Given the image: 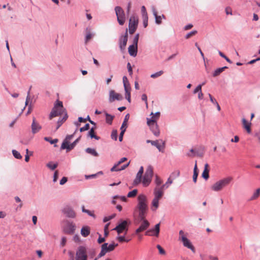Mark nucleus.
<instances>
[{
    "label": "nucleus",
    "instance_id": "29",
    "mask_svg": "<svg viewBox=\"0 0 260 260\" xmlns=\"http://www.w3.org/2000/svg\"><path fill=\"white\" fill-rule=\"evenodd\" d=\"M95 128V127H92L89 131L88 133V136L90 137L91 138H94L95 139L98 140L100 139V137L95 135L94 132Z\"/></svg>",
    "mask_w": 260,
    "mask_h": 260
},
{
    "label": "nucleus",
    "instance_id": "12",
    "mask_svg": "<svg viewBox=\"0 0 260 260\" xmlns=\"http://www.w3.org/2000/svg\"><path fill=\"white\" fill-rule=\"evenodd\" d=\"M118 234L125 231L126 234L128 231V223L126 220H122L114 229Z\"/></svg>",
    "mask_w": 260,
    "mask_h": 260
},
{
    "label": "nucleus",
    "instance_id": "38",
    "mask_svg": "<svg viewBox=\"0 0 260 260\" xmlns=\"http://www.w3.org/2000/svg\"><path fill=\"white\" fill-rule=\"evenodd\" d=\"M180 175V171L178 170H175L174 172H173L171 175H170V177L172 179H174L176 178H177L178 177H179Z\"/></svg>",
    "mask_w": 260,
    "mask_h": 260
},
{
    "label": "nucleus",
    "instance_id": "44",
    "mask_svg": "<svg viewBox=\"0 0 260 260\" xmlns=\"http://www.w3.org/2000/svg\"><path fill=\"white\" fill-rule=\"evenodd\" d=\"M77 130L78 129L77 128L73 135H68L63 142H66L68 143H70V140L73 138L74 134L76 133V132H77Z\"/></svg>",
    "mask_w": 260,
    "mask_h": 260
},
{
    "label": "nucleus",
    "instance_id": "8",
    "mask_svg": "<svg viewBox=\"0 0 260 260\" xmlns=\"http://www.w3.org/2000/svg\"><path fill=\"white\" fill-rule=\"evenodd\" d=\"M179 239L183 243L184 246L190 249L193 253L195 252V248L190 241L186 237L182 230L179 231Z\"/></svg>",
    "mask_w": 260,
    "mask_h": 260
},
{
    "label": "nucleus",
    "instance_id": "63",
    "mask_svg": "<svg viewBox=\"0 0 260 260\" xmlns=\"http://www.w3.org/2000/svg\"><path fill=\"white\" fill-rule=\"evenodd\" d=\"M66 242H67L66 238V237H62L61 238V243H60L61 246H62V247L64 246L66 244Z\"/></svg>",
    "mask_w": 260,
    "mask_h": 260
},
{
    "label": "nucleus",
    "instance_id": "3",
    "mask_svg": "<svg viewBox=\"0 0 260 260\" xmlns=\"http://www.w3.org/2000/svg\"><path fill=\"white\" fill-rule=\"evenodd\" d=\"M63 107L62 103L60 101H57L56 103L55 104L50 114V119L61 115L63 113Z\"/></svg>",
    "mask_w": 260,
    "mask_h": 260
},
{
    "label": "nucleus",
    "instance_id": "9",
    "mask_svg": "<svg viewBox=\"0 0 260 260\" xmlns=\"http://www.w3.org/2000/svg\"><path fill=\"white\" fill-rule=\"evenodd\" d=\"M126 160L127 158L126 157L121 158L120 160L111 169V171H120L126 169L129 166L130 162H128L127 164L122 165L120 167L119 166L122 163H123Z\"/></svg>",
    "mask_w": 260,
    "mask_h": 260
},
{
    "label": "nucleus",
    "instance_id": "6",
    "mask_svg": "<svg viewBox=\"0 0 260 260\" xmlns=\"http://www.w3.org/2000/svg\"><path fill=\"white\" fill-rule=\"evenodd\" d=\"M115 11L119 25H123L125 21V14L123 10L120 7L116 6L115 7Z\"/></svg>",
    "mask_w": 260,
    "mask_h": 260
},
{
    "label": "nucleus",
    "instance_id": "14",
    "mask_svg": "<svg viewBox=\"0 0 260 260\" xmlns=\"http://www.w3.org/2000/svg\"><path fill=\"white\" fill-rule=\"evenodd\" d=\"M160 231V223L156 224L154 229H151L145 233V235L149 236L158 237Z\"/></svg>",
    "mask_w": 260,
    "mask_h": 260
},
{
    "label": "nucleus",
    "instance_id": "28",
    "mask_svg": "<svg viewBox=\"0 0 260 260\" xmlns=\"http://www.w3.org/2000/svg\"><path fill=\"white\" fill-rule=\"evenodd\" d=\"M103 244H106V250H107V252H111L114 250L115 247H116L118 246V244H115L114 243H113L111 244H110L109 246H108V243H105Z\"/></svg>",
    "mask_w": 260,
    "mask_h": 260
},
{
    "label": "nucleus",
    "instance_id": "33",
    "mask_svg": "<svg viewBox=\"0 0 260 260\" xmlns=\"http://www.w3.org/2000/svg\"><path fill=\"white\" fill-rule=\"evenodd\" d=\"M85 151L87 153H89V154H90L92 155H93L94 156H99V154L98 153V152L96 151L95 149H94L91 148H87V149H86Z\"/></svg>",
    "mask_w": 260,
    "mask_h": 260
},
{
    "label": "nucleus",
    "instance_id": "34",
    "mask_svg": "<svg viewBox=\"0 0 260 260\" xmlns=\"http://www.w3.org/2000/svg\"><path fill=\"white\" fill-rule=\"evenodd\" d=\"M260 195V188L257 189L253 193V195L251 196L250 201L255 200L258 198Z\"/></svg>",
    "mask_w": 260,
    "mask_h": 260
},
{
    "label": "nucleus",
    "instance_id": "19",
    "mask_svg": "<svg viewBox=\"0 0 260 260\" xmlns=\"http://www.w3.org/2000/svg\"><path fill=\"white\" fill-rule=\"evenodd\" d=\"M76 144V142H74L71 144H70V143L63 142L61 146V148L62 149H66L67 151L68 152L73 149Z\"/></svg>",
    "mask_w": 260,
    "mask_h": 260
},
{
    "label": "nucleus",
    "instance_id": "1",
    "mask_svg": "<svg viewBox=\"0 0 260 260\" xmlns=\"http://www.w3.org/2000/svg\"><path fill=\"white\" fill-rule=\"evenodd\" d=\"M148 210V200L147 197L144 194H140L138 197V204L135 211L138 213V217L142 221L140 226L136 230L138 234L146 230L149 226L150 223L146 219V215Z\"/></svg>",
    "mask_w": 260,
    "mask_h": 260
},
{
    "label": "nucleus",
    "instance_id": "46",
    "mask_svg": "<svg viewBox=\"0 0 260 260\" xmlns=\"http://www.w3.org/2000/svg\"><path fill=\"white\" fill-rule=\"evenodd\" d=\"M139 34H137L134 39H133V44H132L133 45H135V46H138V40H139Z\"/></svg>",
    "mask_w": 260,
    "mask_h": 260
},
{
    "label": "nucleus",
    "instance_id": "42",
    "mask_svg": "<svg viewBox=\"0 0 260 260\" xmlns=\"http://www.w3.org/2000/svg\"><path fill=\"white\" fill-rule=\"evenodd\" d=\"M137 193H138V190L136 189H134L132 191H129L128 193L127 197L128 198H134L136 196Z\"/></svg>",
    "mask_w": 260,
    "mask_h": 260
},
{
    "label": "nucleus",
    "instance_id": "52",
    "mask_svg": "<svg viewBox=\"0 0 260 260\" xmlns=\"http://www.w3.org/2000/svg\"><path fill=\"white\" fill-rule=\"evenodd\" d=\"M197 33V30H192V31L189 32V33H188L187 34H186V35L185 36V38L187 39L189 38L191 36L196 35Z\"/></svg>",
    "mask_w": 260,
    "mask_h": 260
},
{
    "label": "nucleus",
    "instance_id": "22",
    "mask_svg": "<svg viewBox=\"0 0 260 260\" xmlns=\"http://www.w3.org/2000/svg\"><path fill=\"white\" fill-rule=\"evenodd\" d=\"M209 166L208 164H206L204 166V169L202 173V177L205 180H208L209 178Z\"/></svg>",
    "mask_w": 260,
    "mask_h": 260
},
{
    "label": "nucleus",
    "instance_id": "59",
    "mask_svg": "<svg viewBox=\"0 0 260 260\" xmlns=\"http://www.w3.org/2000/svg\"><path fill=\"white\" fill-rule=\"evenodd\" d=\"M141 12L142 16H148L145 6H143L141 7Z\"/></svg>",
    "mask_w": 260,
    "mask_h": 260
},
{
    "label": "nucleus",
    "instance_id": "30",
    "mask_svg": "<svg viewBox=\"0 0 260 260\" xmlns=\"http://www.w3.org/2000/svg\"><path fill=\"white\" fill-rule=\"evenodd\" d=\"M198 169L197 167V162H196L194 169H193V181L196 183L197 182V178L198 176Z\"/></svg>",
    "mask_w": 260,
    "mask_h": 260
},
{
    "label": "nucleus",
    "instance_id": "39",
    "mask_svg": "<svg viewBox=\"0 0 260 260\" xmlns=\"http://www.w3.org/2000/svg\"><path fill=\"white\" fill-rule=\"evenodd\" d=\"M151 115H152L151 119H150V120H154V122H156V120L159 118L160 116V112H157L155 113V114H153V112L151 113Z\"/></svg>",
    "mask_w": 260,
    "mask_h": 260
},
{
    "label": "nucleus",
    "instance_id": "62",
    "mask_svg": "<svg viewBox=\"0 0 260 260\" xmlns=\"http://www.w3.org/2000/svg\"><path fill=\"white\" fill-rule=\"evenodd\" d=\"M58 171H55L54 173V176H53V181L54 182H56L58 179Z\"/></svg>",
    "mask_w": 260,
    "mask_h": 260
},
{
    "label": "nucleus",
    "instance_id": "17",
    "mask_svg": "<svg viewBox=\"0 0 260 260\" xmlns=\"http://www.w3.org/2000/svg\"><path fill=\"white\" fill-rule=\"evenodd\" d=\"M31 132L35 134L39 132L42 128L41 126L39 123L37 122L35 118H33L32 122L31 125Z\"/></svg>",
    "mask_w": 260,
    "mask_h": 260
},
{
    "label": "nucleus",
    "instance_id": "11",
    "mask_svg": "<svg viewBox=\"0 0 260 260\" xmlns=\"http://www.w3.org/2000/svg\"><path fill=\"white\" fill-rule=\"evenodd\" d=\"M127 40V29H126L125 34L124 35H121L119 39V47L121 52H123L125 49Z\"/></svg>",
    "mask_w": 260,
    "mask_h": 260
},
{
    "label": "nucleus",
    "instance_id": "41",
    "mask_svg": "<svg viewBox=\"0 0 260 260\" xmlns=\"http://www.w3.org/2000/svg\"><path fill=\"white\" fill-rule=\"evenodd\" d=\"M106 120L107 123L111 124L113 120L114 116H112L108 113H106Z\"/></svg>",
    "mask_w": 260,
    "mask_h": 260
},
{
    "label": "nucleus",
    "instance_id": "55",
    "mask_svg": "<svg viewBox=\"0 0 260 260\" xmlns=\"http://www.w3.org/2000/svg\"><path fill=\"white\" fill-rule=\"evenodd\" d=\"M156 247L159 250V252L160 254H165L166 253L165 250L161 247L160 245H157Z\"/></svg>",
    "mask_w": 260,
    "mask_h": 260
},
{
    "label": "nucleus",
    "instance_id": "13",
    "mask_svg": "<svg viewBox=\"0 0 260 260\" xmlns=\"http://www.w3.org/2000/svg\"><path fill=\"white\" fill-rule=\"evenodd\" d=\"M146 142L147 143H151L152 145L155 146L160 152H164L165 147V141L162 140L156 141L148 140Z\"/></svg>",
    "mask_w": 260,
    "mask_h": 260
},
{
    "label": "nucleus",
    "instance_id": "45",
    "mask_svg": "<svg viewBox=\"0 0 260 260\" xmlns=\"http://www.w3.org/2000/svg\"><path fill=\"white\" fill-rule=\"evenodd\" d=\"M82 211L83 212L87 213L90 216L94 217L93 212L88 210L85 209L84 206L82 207Z\"/></svg>",
    "mask_w": 260,
    "mask_h": 260
},
{
    "label": "nucleus",
    "instance_id": "18",
    "mask_svg": "<svg viewBox=\"0 0 260 260\" xmlns=\"http://www.w3.org/2000/svg\"><path fill=\"white\" fill-rule=\"evenodd\" d=\"M124 87L125 92V98L129 102H131V87L129 82H124Z\"/></svg>",
    "mask_w": 260,
    "mask_h": 260
},
{
    "label": "nucleus",
    "instance_id": "24",
    "mask_svg": "<svg viewBox=\"0 0 260 260\" xmlns=\"http://www.w3.org/2000/svg\"><path fill=\"white\" fill-rule=\"evenodd\" d=\"M243 127L246 130L249 134L251 133V123L247 121L245 118H243L242 120Z\"/></svg>",
    "mask_w": 260,
    "mask_h": 260
},
{
    "label": "nucleus",
    "instance_id": "7",
    "mask_svg": "<svg viewBox=\"0 0 260 260\" xmlns=\"http://www.w3.org/2000/svg\"><path fill=\"white\" fill-rule=\"evenodd\" d=\"M139 20L137 16H132L129 20L128 30L130 34H133L135 32L137 28L138 25Z\"/></svg>",
    "mask_w": 260,
    "mask_h": 260
},
{
    "label": "nucleus",
    "instance_id": "23",
    "mask_svg": "<svg viewBox=\"0 0 260 260\" xmlns=\"http://www.w3.org/2000/svg\"><path fill=\"white\" fill-rule=\"evenodd\" d=\"M160 199H157L154 197L151 202V209L153 211H155L159 206V201Z\"/></svg>",
    "mask_w": 260,
    "mask_h": 260
},
{
    "label": "nucleus",
    "instance_id": "32",
    "mask_svg": "<svg viewBox=\"0 0 260 260\" xmlns=\"http://www.w3.org/2000/svg\"><path fill=\"white\" fill-rule=\"evenodd\" d=\"M228 67L225 66L222 68H219L216 69L213 72L212 75L214 77H216L218 76L221 73H222L225 69H227Z\"/></svg>",
    "mask_w": 260,
    "mask_h": 260
},
{
    "label": "nucleus",
    "instance_id": "57",
    "mask_svg": "<svg viewBox=\"0 0 260 260\" xmlns=\"http://www.w3.org/2000/svg\"><path fill=\"white\" fill-rule=\"evenodd\" d=\"M173 180L170 177L168 178L167 182L165 185H166L165 187L168 188L169 185L173 183Z\"/></svg>",
    "mask_w": 260,
    "mask_h": 260
},
{
    "label": "nucleus",
    "instance_id": "26",
    "mask_svg": "<svg viewBox=\"0 0 260 260\" xmlns=\"http://www.w3.org/2000/svg\"><path fill=\"white\" fill-rule=\"evenodd\" d=\"M86 34L85 38V42L87 43L93 36H94V34H92L90 32V28L89 27H87L86 28Z\"/></svg>",
    "mask_w": 260,
    "mask_h": 260
},
{
    "label": "nucleus",
    "instance_id": "25",
    "mask_svg": "<svg viewBox=\"0 0 260 260\" xmlns=\"http://www.w3.org/2000/svg\"><path fill=\"white\" fill-rule=\"evenodd\" d=\"M81 234L84 237H86L90 234V228L88 226H83L81 230Z\"/></svg>",
    "mask_w": 260,
    "mask_h": 260
},
{
    "label": "nucleus",
    "instance_id": "50",
    "mask_svg": "<svg viewBox=\"0 0 260 260\" xmlns=\"http://www.w3.org/2000/svg\"><path fill=\"white\" fill-rule=\"evenodd\" d=\"M117 240L119 242H121V243L123 242H128V240H126V239H125L124 236H118L117 237Z\"/></svg>",
    "mask_w": 260,
    "mask_h": 260
},
{
    "label": "nucleus",
    "instance_id": "47",
    "mask_svg": "<svg viewBox=\"0 0 260 260\" xmlns=\"http://www.w3.org/2000/svg\"><path fill=\"white\" fill-rule=\"evenodd\" d=\"M164 72L162 71H160L155 73L152 74L150 75V77L153 78H155L156 77H159L161 76L163 74Z\"/></svg>",
    "mask_w": 260,
    "mask_h": 260
},
{
    "label": "nucleus",
    "instance_id": "60",
    "mask_svg": "<svg viewBox=\"0 0 260 260\" xmlns=\"http://www.w3.org/2000/svg\"><path fill=\"white\" fill-rule=\"evenodd\" d=\"M210 101L214 105L217 104V102L216 100L211 95V94H208Z\"/></svg>",
    "mask_w": 260,
    "mask_h": 260
},
{
    "label": "nucleus",
    "instance_id": "61",
    "mask_svg": "<svg viewBox=\"0 0 260 260\" xmlns=\"http://www.w3.org/2000/svg\"><path fill=\"white\" fill-rule=\"evenodd\" d=\"M121 132L120 134L119 137V141H122L123 139V135L125 131V128H124L123 129H121Z\"/></svg>",
    "mask_w": 260,
    "mask_h": 260
},
{
    "label": "nucleus",
    "instance_id": "54",
    "mask_svg": "<svg viewBox=\"0 0 260 260\" xmlns=\"http://www.w3.org/2000/svg\"><path fill=\"white\" fill-rule=\"evenodd\" d=\"M117 132L116 130H113L111 134V138L112 139H114V140H117Z\"/></svg>",
    "mask_w": 260,
    "mask_h": 260
},
{
    "label": "nucleus",
    "instance_id": "36",
    "mask_svg": "<svg viewBox=\"0 0 260 260\" xmlns=\"http://www.w3.org/2000/svg\"><path fill=\"white\" fill-rule=\"evenodd\" d=\"M106 244H103L102 245V249H101L100 253H99V254L98 255V258L104 256L105 255V254L107 252V250H106Z\"/></svg>",
    "mask_w": 260,
    "mask_h": 260
},
{
    "label": "nucleus",
    "instance_id": "4",
    "mask_svg": "<svg viewBox=\"0 0 260 260\" xmlns=\"http://www.w3.org/2000/svg\"><path fill=\"white\" fill-rule=\"evenodd\" d=\"M153 174V168L152 166H149L146 169L144 176L142 180V183L144 186H147L150 183Z\"/></svg>",
    "mask_w": 260,
    "mask_h": 260
},
{
    "label": "nucleus",
    "instance_id": "5",
    "mask_svg": "<svg viewBox=\"0 0 260 260\" xmlns=\"http://www.w3.org/2000/svg\"><path fill=\"white\" fill-rule=\"evenodd\" d=\"M88 256L85 247L80 246L78 247L75 254V260H87Z\"/></svg>",
    "mask_w": 260,
    "mask_h": 260
},
{
    "label": "nucleus",
    "instance_id": "35",
    "mask_svg": "<svg viewBox=\"0 0 260 260\" xmlns=\"http://www.w3.org/2000/svg\"><path fill=\"white\" fill-rule=\"evenodd\" d=\"M47 167L50 169L51 170H55L58 166L57 163H53L52 161H50L46 165Z\"/></svg>",
    "mask_w": 260,
    "mask_h": 260
},
{
    "label": "nucleus",
    "instance_id": "40",
    "mask_svg": "<svg viewBox=\"0 0 260 260\" xmlns=\"http://www.w3.org/2000/svg\"><path fill=\"white\" fill-rule=\"evenodd\" d=\"M128 118H129V115L128 114L126 115L124 120V121L122 123V124L121 126V128H120L121 129H123L124 128L126 129V127L127 126V122L128 119Z\"/></svg>",
    "mask_w": 260,
    "mask_h": 260
},
{
    "label": "nucleus",
    "instance_id": "51",
    "mask_svg": "<svg viewBox=\"0 0 260 260\" xmlns=\"http://www.w3.org/2000/svg\"><path fill=\"white\" fill-rule=\"evenodd\" d=\"M155 182L157 185V186L158 187V186L160 185L161 184L162 180L157 175H156Z\"/></svg>",
    "mask_w": 260,
    "mask_h": 260
},
{
    "label": "nucleus",
    "instance_id": "20",
    "mask_svg": "<svg viewBox=\"0 0 260 260\" xmlns=\"http://www.w3.org/2000/svg\"><path fill=\"white\" fill-rule=\"evenodd\" d=\"M63 213L69 217L74 218L76 214L74 211L70 207L67 206L63 209Z\"/></svg>",
    "mask_w": 260,
    "mask_h": 260
},
{
    "label": "nucleus",
    "instance_id": "64",
    "mask_svg": "<svg viewBox=\"0 0 260 260\" xmlns=\"http://www.w3.org/2000/svg\"><path fill=\"white\" fill-rule=\"evenodd\" d=\"M68 179L66 177H63L62 178V179L60 181V185H63L64 183H66L67 182Z\"/></svg>",
    "mask_w": 260,
    "mask_h": 260
},
{
    "label": "nucleus",
    "instance_id": "10",
    "mask_svg": "<svg viewBox=\"0 0 260 260\" xmlns=\"http://www.w3.org/2000/svg\"><path fill=\"white\" fill-rule=\"evenodd\" d=\"M147 123L150 127L153 134L156 137H158L160 134L159 129L156 122H154V120H150L149 118L147 119Z\"/></svg>",
    "mask_w": 260,
    "mask_h": 260
},
{
    "label": "nucleus",
    "instance_id": "15",
    "mask_svg": "<svg viewBox=\"0 0 260 260\" xmlns=\"http://www.w3.org/2000/svg\"><path fill=\"white\" fill-rule=\"evenodd\" d=\"M166 185H163L160 187L156 186L154 190V198L161 199L163 194V190L165 188Z\"/></svg>",
    "mask_w": 260,
    "mask_h": 260
},
{
    "label": "nucleus",
    "instance_id": "56",
    "mask_svg": "<svg viewBox=\"0 0 260 260\" xmlns=\"http://www.w3.org/2000/svg\"><path fill=\"white\" fill-rule=\"evenodd\" d=\"M45 140H46V141H48L51 144H55L58 141V140L57 139H54V140H50V138H49V137H45L44 138Z\"/></svg>",
    "mask_w": 260,
    "mask_h": 260
},
{
    "label": "nucleus",
    "instance_id": "16",
    "mask_svg": "<svg viewBox=\"0 0 260 260\" xmlns=\"http://www.w3.org/2000/svg\"><path fill=\"white\" fill-rule=\"evenodd\" d=\"M122 99V96L121 94L116 93L114 90H111L110 91V97L109 101L113 102L115 100L120 101Z\"/></svg>",
    "mask_w": 260,
    "mask_h": 260
},
{
    "label": "nucleus",
    "instance_id": "58",
    "mask_svg": "<svg viewBox=\"0 0 260 260\" xmlns=\"http://www.w3.org/2000/svg\"><path fill=\"white\" fill-rule=\"evenodd\" d=\"M89 128V124L87 123L84 126L81 127L80 128V131L81 132H84L85 131L88 130Z\"/></svg>",
    "mask_w": 260,
    "mask_h": 260
},
{
    "label": "nucleus",
    "instance_id": "49",
    "mask_svg": "<svg viewBox=\"0 0 260 260\" xmlns=\"http://www.w3.org/2000/svg\"><path fill=\"white\" fill-rule=\"evenodd\" d=\"M218 53L221 57L224 58L228 62L230 63H232V61L220 51H218Z\"/></svg>",
    "mask_w": 260,
    "mask_h": 260
},
{
    "label": "nucleus",
    "instance_id": "21",
    "mask_svg": "<svg viewBox=\"0 0 260 260\" xmlns=\"http://www.w3.org/2000/svg\"><path fill=\"white\" fill-rule=\"evenodd\" d=\"M138 51V46L131 45L128 48V52L129 54L133 57L137 56Z\"/></svg>",
    "mask_w": 260,
    "mask_h": 260
},
{
    "label": "nucleus",
    "instance_id": "37",
    "mask_svg": "<svg viewBox=\"0 0 260 260\" xmlns=\"http://www.w3.org/2000/svg\"><path fill=\"white\" fill-rule=\"evenodd\" d=\"M67 118H68L67 114H66L65 115L63 116V117L61 119L57 121V125L56 130H57L59 128V127L62 125V124L67 120Z\"/></svg>",
    "mask_w": 260,
    "mask_h": 260
},
{
    "label": "nucleus",
    "instance_id": "27",
    "mask_svg": "<svg viewBox=\"0 0 260 260\" xmlns=\"http://www.w3.org/2000/svg\"><path fill=\"white\" fill-rule=\"evenodd\" d=\"M142 175L143 174H142L141 173L138 172L136 175V177L133 182V185L136 186L142 181Z\"/></svg>",
    "mask_w": 260,
    "mask_h": 260
},
{
    "label": "nucleus",
    "instance_id": "43",
    "mask_svg": "<svg viewBox=\"0 0 260 260\" xmlns=\"http://www.w3.org/2000/svg\"><path fill=\"white\" fill-rule=\"evenodd\" d=\"M12 153H13V155H14V156L17 158V159H21L22 158V156L20 154V153L17 151V150H12Z\"/></svg>",
    "mask_w": 260,
    "mask_h": 260
},
{
    "label": "nucleus",
    "instance_id": "48",
    "mask_svg": "<svg viewBox=\"0 0 260 260\" xmlns=\"http://www.w3.org/2000/svg\"><path fill=\"white\" fill-rule=\"evenodd\" d=\"M143 24L144 27H146L148 25V16H142Z\"/></svg>",
    "mask_w": 260,
    "mask_h": 260
},
{
    "label": "nucleus",
    "instance_id": "53",
    "mask_svg": "<svg viewBox=\"0 0 260 260\" xmlns=\"http://www.w3.org/2000/svg\"><path fill=\"white\" fill-rule=\"evenodd\" d=\"M109 225V223H107L105 225L104 227V235L105 237H106L109 235V231H108V227Z\"/></svg>",
    "mask_w": 260,
    "mask_h": 260
},
{
    "label": "nucleus",
    "instance_id": "31",
    "mask_svg": "<svg viewBox=\"0 0 260 260\" xmlns=\"http://www.w3.org/2000/svg\"><path fill=\"white\" fill-rule=\"evenodd\" d=\"M153 14L155 17L156 23L158 24H160L161 23V16L157 15V12L154 8L153 9Z\"/></svg>",
    "mask_w": 260,
    "mask_h": 260
},
{
    "label": "nucleus",
    "instance_id": "2",
    "mask_svg": "<svg viewBox=\"0 0 260 260\" xmlns=\"http://www.w3.org/2000/svg\"><path fill=\"white\" fill-rule=\"evenodd\" d=\"M233 180L232 177L224 178L214 183L211 187L212 190L215 191H219L224 187L228 186Z\"/></svg>",
    "mask_w": 260,
    "mask_h": 260
}]
</instances>
